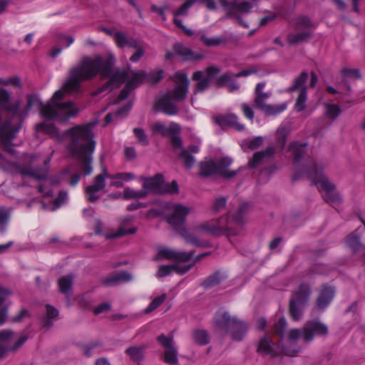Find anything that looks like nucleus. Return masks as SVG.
I'll return each instance as SVG.
<instances>
[{"mask_svg":"<svg viewBox=\"0 0 365 365\" xmlns=\"http://www.w3.org/2000/svg\"><path fill=\"white\" fill-rule=\"evenodd\" d=\"M64 135L70 139L67 150L72 158L82 164L83 174L89 175L93 171V154L96 148L94 133L91 126H73L66 130Z\"/></svg>","mask_w":365,"mask_h":365,"instance_id":"obj_2","label":"nucleus"},{"mask_svg":"<svg viewBox=\"0 0 365 365\" xmlns=\"http://www.w3.org/2000/svg\"><path fill=\"white\" fill-rule=\"evenodd\" d=\"M106 175L107 170L103 168L102 173L94 178L93 184L86 187L85 192L88 202H95L100 198L98 193L106 187V178H108Z\"/></svg>","mask_w":365,"mask_h":365,"instance_id":"obj_19","label":"nucleus"},{"mask_svg":"<svg viewBox=\"0 0 365 365\" xmlns=\"http://www.w3.org/2000/svg\"><path fill=\"white\" fill-rule=\"evenodd\" d=\"M312 32L304 31L297 34H289L287 36V42L289 45H297L307 42L312 38Z\"/></svg>","mask_w":365,"mask_h":365,"instance_id":"obj_33","label":"nucleus"},{"mask_svg":"<svg viewBox=\"0 0 365 365\" xmlns=\"http://www.w3.org/2000/svg\"><path fill=\"white\" fill-rule=\"evenodd\" d=\"M138 230V227L133 225L132 219L125 217L120 220L116 231H111L106 235L108 240L120 238L121 237L133 235Z\"/></svg>","mask_w":365,"mask_h":365,"instance_id":"obj_22","label":"nucleus"},{"mask_svg":"<svg viewBox=\"0 0 365 365\" xmlns=\"http://www.w3.org/2000/svg\"><path fill=\"white\" fill-rule=\"evenodd\" d=\"M249 205L247 202L242 203L238 210L232 215V218L230 221V225L232 223L237 226L242 227L245 224L244 214L248 210Z\"/></svg>","mask_w":365,"mask_h":365,"instance_id":"obj_38","label":"nucleus"},{"mask_svg":"<svg viewBox=\"0 0 365 365\" xmlns=\"http://www.w3.org/2000/svg\"><path fill=\"white\" fill-rule=\"evenodd\" d=\"M148 195V191L144 190H134L127 187L123 191V197L126 200L145 198Z\"/></svg>","mask_w":365,"mask_h":365,"instance_id":"obj_45","label":"nucleus"},{"mask_svg":"<svg viewBox=\"0 0 365 365\" xmlns=\"http://www.w3.org/2000/svg\"><path fill=\"white\" fill-rule=\"evenodd\" d=\"M220 72L219 67L215 66H207L204 71H196L192 73V79L195 81L194 94L203 93L207 90L212 81Z\"/></svg>","mask_w":365,"mask_h":365,"instance_id":"obj_14","label":"nucleus"},{"mask_svg":"<svg viewBox=\"0 0 365 365\" xmlns=\"http://www.w3.org/2000/svg\"><path fill=\"white\" fill-rule=\"evenodd\" d=\"M287 103H283L281 104L270 105L267 104L266 108L263 110L264 113L267 115H277L287 109Z\"/></svg>","mask_w":365,"mask_h":365,"instance_id":"obj_41","label":"nucleus"},{"mask_svg":"<svg viewBox=\"0 0 365 365\" xmlns=\"http://www.w3.org/2000/svg\"><path fill=\"white\" fill-rule=\"evenodd\" d=\"M26 106L25 109H21L25 113V117L27 115L28 113L31 110L33 106L37 103H38L39 101L36 94H29L26 96Z\"/></svg>","mask_w":365,"mask_h":365,"instance_id":"obj_61","label":"nucleus"},{"mask_svg":"<svg viewBox=\"0 0 365 365\" xmlns=\"http://www.w3.org/2000/svg\"><path fill=\"white\" fill-rule=\"evenodd\" d=\"M214 327L225 334L230 333L235 341H241L245 336L248 325L235 316H232L228 312H217L213 319Z\"/></svg>","mask_w":365,"mask_h":365,"instance_id":"obj_4","label":"nucleus"},{"mask_svg":"<svg viewBox=\"0 0 365 365\" xmlns=\"http://www.w3.org/2000/svg\"><path fill=\"white\" fill-rule=\"evenodd\" d=\"M233 74H231L229 72H226L216 78L215 84L217 87L221 88L224 86H227V85L231 81L232 79Z\"/></svg>","mask_w":365,"mask_h":365,"instance_id":"obj_59","label":"nucleus"},{"mask_svg":"<svg viewBox=\"0 0 365 365\" xmlns=\"http://www.w3.org/2000/svg\"><path fill=\"white\" fill-rule=\"evenodd\" d=\"M335 287L327 284L322 285L314 301L313 309L324 312L331 304L335 296Z\"/></svg>","mask_w":365,"mask_h":365,"instance_id":"obj_17","label":"nucleus"},{"mask_svg":"<svg viewBox=\"0 0 365 365\" xmlns=\"http://www.w3.org/2000/svg\"><path fill=\"white\" fill-rule=\"evenodd\" d=\"M308 77L309 75L307 71H302L298 76L294 78L292 85L287 89V91L288 93H293L296 91H299L300 93L304 89L307 91L305 83L307 82Z\"/></svg>","mask_w":365,"mask_h":365,"instance_id":"obj_32","label":"nucleus"},{"mask_svg":"<svg viewBox=\"0 0 365 365\" xmlns=\"http://www.w3.org/2000/svg\"><path fill=\"white\" fill-rule=\"evenodd\" d=\"M163 361L168 364H177L178 363V350L173 346L166 349L164 353Z\"/></svg>","mask_w":365,"mask_h":365,"instance_id":"obj_47","label":"nucleus"},{"mask_svg":"<svg viewBox=\"0 0 365 365\" xmlns=\"http://www.w3.org/2000/svg\"><path fill=\"white\" fill-rule=\"evenodd\" d=\"M197 1V0H187L178 10L173 11L175 16L186 15L187 10Z\"/></svg>","mask_w":365,"mask_h":365,"instance_id":"obj_64","label":"nucleus"},{"mask_svg":"<svg viewBox=\"0 0 365 365\" xmlns=\"http://www.w3.org/2000/svg\"><path fill=\"white\" fill-rule=\"evenodd\" d=\"M232 161V159L228 157L221 158L218 163L212 160L201 161L199 163V175L202 178H208L215 174H219L225 179H231L236 176L240 170H230L228 168Z\"/></svg>","mask_w":365,"mask_h":365,"instance_id":"obj_10","label":"nucleus"},{"mask_svg":"<svg viewBox=\"0 0 365 365\" xmlns=\"http://www.w3.org/2000/svg\"><path fill=\"white\" fill-rule=\"evenodd\" d=\"M307 96V92L304 89L299 93L294 105V108L297 111L301 112L305 110Z\"/></svg>","mask_w":365,"mask_h":365,"instance_id":"obj_55","label":"nucleus"},{"mask_svg":"<svg viewBox=\"0 0 365 365\" xmlns=\"http://www.w3.org/2000/svg\"><path fill=\"white\" fill-rule=\"evenodd\" d=\"M178 157L180 159L182 160L185 167L187 169H190L195 164V158L185 149H182Z\"/></svg>","mask_w":365,"mask_h":365,"instance_id":"obj_51","label":"nucleus"},{"mask_svg":"<svg viewBox=\"0 0 365 365\" xmlns=\"http://www.w3.org/2000/svg\"><path fill=\"white\" fill-rule=\"evenodd\" d=\"M11 94L5 89L0 88V109L4 110L12 116H17L21 120L25 118V113L21 110V101L10 102Z\"/></svg>","mask_w":365,"mask_h":365,"instance_id":"obj_16","label":"nucleus"},{"mask_svg":"<svg viewBox=\"0 0 365 365\" xmlns=\"http://www.w3.org/2000/svg\"><path fill=\"white\" fill-rule=\"evenodd\" d=\"M110 80L101 86L95 93L98 95L104 91H111L114 88H119L128 78V74L125 71L117 70L108 76Z\"/></svg>","mask_w":365,"mask_h":365,"instance_id":"obj_21","label":"nucleus"},{"mask_svg":"<svg viewBox=\"0 0 365 365\" xmlns=\"http://www.w3.org/2000/svg\"><path fill=\"white\" fill-rule=\"evenodd\" d=\"M307 143H299L297 142H292L289 145V150L292 151L294 155L293 163L296 165L299 163L304 157V148L307 147Z\"/></svg>","mask_w":365,"mask_h":365,"instance_id":"obj_34","label":"nucleus"},{"mask_svg":"<svg viewBox=\"0 0 365 365\" xmlns=\"http://www.w3.org/2000/svg\"><path fill=\"white\" fill-rule=\"evenodd\" d=\"M222 281V277L220 272L217 271L212 274L208 276L202 282V285L205 289L211 288L219 284Z\"/></svg>","mask_w":365,"mask_h":365,"instance_id":"obj_44","label":"nucleus"},{"mask_svg":"<svg viewBox=\"0 0 365 365\" xmlns=\"http://www.w3.org/2000/svg\"><path fill=\"white\" fill-rule=\"evenodd\" d=\"M163 71L159 69L156 72H151L149 74L144 73L145 80H148L151 83H157L163 78Z\"/></svg>","mask_w":365,"mask_h":365,"instance_id":"obj_63","label":"nucleus"},{"mask_svg":"<svg viewBox=\"0 0 365 365\" xmlns=\"http://www.w3.org/2000/svg\"><path fill=\"white\" fill-rule=\"evenodd\" d=\"M131 275L127 272L118 273H111L107 277L102 279L101 283L104 286L108 287L118 284L122 282H129L131 280Z\"/></svg>","mask_w":365,"mask_h":365,"instance_id":"obj_28","label":"nucleus"},{"mask_svg":"<svg viewBox=\"0 0 365 365\" xmlns=\"http://www.w3.org/2000/svg\"><path fill=\"white\" fill-rule=\"evenodd\" d=\"M10 212L5 207H0V232L4 233L9 220Z\"/></svg>","mask_w":365,"mask_h":365,"instance_id":"obj_53","label":"nucleus"},{"mask_svg":"<svg viewBox=\"0 0 365 365\" xmlns=\"http://www.w3.org/2000/svg\"><path fill=\"white\" fill-rule=\"evenodd\" d=\"M175 250L168 247H160L153 260L159 261L163 259L173 260Z\"/></svg>","mask_w":365,"mask_h":365,"instance_id":"obj_49","label":"nucleus"},{"mask_svg":"<svg viewBox=\"0 0 365 365\" xmlns=\"http://www.w3.org/2000/svg\"><path fill=\"white\" fill-rule=\"evenodd\" d=\"M158 342L165 349H168L173 347V336H167L161 334L157 337Z\"/></svg>","mask_w":365,"mask_h":365,"instance_id":"obj_60","label":"nucleus"},{"mask_svg":"<svg viewBox=\"0 0 365 365\" xmlns=\"http://www.w3.org/2000/svg\"><path fill=\"white\" fill-rule=\"evenodd\" d=\"M11 291L0 286V326L7 321L9 307L4 305L6 299L11 294Z\"/></svg>","mask_w":365,"mask_h":365,"instance_id":"obj_31","label":"nucleus"},{"mask_svg":"<svg viewBox=\"0 0 365 365\" xmlns=\"http://www.w3.org/2000/svg\"><path fill=\"white\" fill-rule=\"evenodd\" d=\"M175 53L180 56L185 61H195L204 58V55L192 51L190 48L181 43H175L173 46Z\"/></svg>","mask_w":365,"mask_h":365,"instance_id":"obj_24","label":"nucleus"},{"mask_svg":"<svg viewBox=\"0 0 365 365\" xmlns=\"http://www.w3.org/2000/svg\"><path fill=\"white\" fill-rule=\"evenodd\" d=\"M151 130L154 133H160L163 136H168L172 133H179L180 126L178 123H172L170 128H168L162 123L156 122L152 125Z\"/></svg>","mask_w":365,"mask_h":365,"instance_id":"obj_29","label":"nucleus"},{"mask_svg":"<svg viewBox=\"0 0 365 365\" xmlns=\"http://www.w3.org/2000/svg\"><path fill=\"white\" fill-rule=\"evenodd\" d=\"M274 334L267 332L260 337L257 344L256 351L262 356H269L271 358H276L280 356L293 357L297 356L298 350L287 347H281L282 339L277 341L272 340Z\"/></svg>","mask_w":365,"mask_h":365,"instance_id":"obj_8","label":"nucleus"},{"mask_svg":"<svg viewBox=\"0 0 365 365\" xmlns=\"http://www.w3.org/2000/svg\"><path fill=\"white\" fill-rule=\"evenodd\" d=\"M195 341L201 346L210 343V339L208 332L205 329H197L192 334Z\"/></svg>","mask_w":365,"mask_h":365,"instance_id":"obj_40","label":"nucleus"},{"mask_svg":"<svg viewBox=\"0 0 365 365\" xmlns=\"http://www.w3.org/2000/svg\"><path fill=\"white\" fill-rule=\"evenodd\" d=\"M73 279V274H69L61 277L58 280L59 291L66 297L69 298L72 294Z\"/></svg>","mask_w":365,"mask_h":365,"instance_id":"obj_30","label":"nucleus"},{"mask_svg":"<svg viewBox=\"0 0 365 365\" xmlns=\"http://www.w3.org/2000/svg\"><path fill=\"white\" fill-rule=\"evenodd\" d=\"M193 264H174L171 265H160L158 267L156 276L159 278L165 277L170 275L173 272L182 275L187 273L192 267Z\"/></svg>","mask_w":365,"mask_h":365,"instance_id":"obj_25","label":"nucleus"},{"mask_svg":"<svg viewBox=\"0 0 365 365\" xmlns=\"http://www.w3.org/2000/svg\"><path fill=\"white\" fill-rule=\"evenodd\" d=\"M170 214L166 216L167 222L177 232L186 228L185 224L190 210L187 207L180 204L168 203L165 206Z\"/></svg>","mask_w":365,"mask_h":365,"instance_id":"obj_13","label":"nucleus"},{"mask_svg":"<svg viewBox=\"0 0 365 365\" xmlns=\"http://www.w3.org/2000/svg\"><path fill=\"white\" fill-rule=\"evenodd\" d=\"M264 86L265 83L260 82L257 84L255 89V106L257 109L261 110L262 112L267 106L266 101L271 96L270 93L263 91Z\"/></svg>","mask_w":365,"mask_h":365,"instance_id":"obj_26","label":"nucleus"},{"mask_svg":"<svg viewBox=\"0 0 365 365\" xmlns=\"http://www.w3.org/2000/svg\"><path fill=\"white\" fill-rule=\"evenodd\" d=\"M341 73L344 78L359 79L361 78L360 71L358 68H342Z\"/></svg>","mask_w":365,"mask_h":365,"instance_id":"obj_62","label":"nucleus"},{"mask_svg":"<svg viewBox=\"0 0 365 365\" xmlns=\"http://www.w3.org/2000/svg\"><path fill=\"white\" fill-rule=\"evenodd\" d=\"M287 327V322L284 317H281L274 324V334L279 335L282 340Z\"/></svg>","mask_w":365,"mask_h":365,"instance_id":"obj_46","label":"nucleus"},{"mask_svg":"<svg viewBox=\"0 0 365 365\" xmlns=\"http://www.w3.org/2000/svg\"><path fill=\"white\" fill-rule=\"evenodd\" d=\"M27 336H21L12 346H5L0 344V359L4 358L9 352H15L27 341Z\"/></svg>","mask_w":365,"mask_h":365,"instance_id":"obj_37","label":"nucleus"},{"mask_svg":"<svg viewBox=\"0 0 365 365\" xmlns=\"http://www.w3.org/2000/svg\"><path fill=\"white\" fill-rule=\"evenodd\" d=\"M143 182V190L154 194H175L178 193L179 188L177 181L173 180L170 183H165L162 174L157 173L153 177L140 178Z\"/></svg>","mask_w":365,"mask_h":365,"instance_id":"obj_12","label":"nucleus"},{"mask_svg":"<svg viewBox=\"0 0 365 365\" xmlns=\"http://www.w3.org/2000/svg\"><path fill=\"white\" fill-rule=\"evenodd\" d=\"M220 4L226 10L228 18L235 17L237 22L247 28L248 25L242 19V16L245 13H250L252 7V4L248 1H242L238 3L236 1H229V0H219Z\"/></svg>","mask_w":365,"mask_h":365,"instance_id":"obj_15","label":"nucleus"},{"mask_svg":"<svg viewBox=\"0 0 365 365\" xmlns=\"http://www.w3.org/2000/svg\"><path fill=\"white\" fill-rule=\"evenodd\" d=\"M346 243L354 252L365 250V247L360 242L359 236L355 234H351L349 236Z\"/></svg>","mask_w":365,"mask_h":365,"instance_id":"obj_43","label":"nucleus"},{"mask_svg":"<svg viewBox=\"0 0 365 365\" xmlns=\"http://www.w3.org/2000/svg\"><path fill=\"white\" fill-rule=\"evenodd\" d=\"M114 64L113 57L104 58L101 55L94 57L84 56L76 66L70 68L63 88L69 93H78L82 82L93 80L98 73L103 78H108Z\"/></svg>","mask_w":365,"mask_h":365,"instance_id":"obj_1","label":"nucleus"},{"mask_svg":"<svg viewBox=\"0 0 365 365\" xmlns=\"http://www.w3.org/2000/svg\"><path fill=\"white\" fill-rule=\"evenodd\" d=\"M275 148L274 147H267L264 150L255 153L252 158L248 161L249 168H256L264 160L273 158Z\"/></svg>","mask_w":365,"mask_h":365,"instance_id":"obj_27","label":"nucleus"},{"mask_svg":"<svg viewBox=\"0 0 365 365\" xmlns=\"http://www.w3.org/2000/svg\"><path fill=\"white\" fill-rule=\"evenodd\" d=\"M195 255V251L190 252H181V251H175L174 253L173 260L176 262H188Z\"/></svg>","mask_w":365,"mask_h":365,"instance_id":"obj_57","label":"nucleus"},{"mask_svg":"<svg viewBox=\"0 0 365 365\" xmlns=\"http://www.w3.org/2000/svg\"><path fill=\"white\" fill-rule=\"evenodd\" d=\"M128 38L121 31H117L114 34V41L118 47L124 48L127 46Z\"/></svg>","mask_w":365,"mask_h":365,"instance_id":"obj_58","label":"nucleus"},{"mask_svg":"<svg viewBox=\"0 0 365 365\" xmlns=\"http://www.w3.org/2000/svg\"><path fill=\"white\" fill-rule=\"evenodd\" d=\"M294 27L295 29H315L317 25L308 16L301 15L296 19Z\"/></svg>","mask_w":365,"mask_h":365,"instance_id":"obj_39","label":"nucleus"},{"mask_svg":"<svg viewBox=\"0 0 365 365\" xmlns=\"http://www.w3.org/2000/svg\"><path fill=\"white\" fill-rule=\"evenodd\" d=\"M187 242L190 243L196 247H210L212 245L209 242H200L196 236L188 233L187 228H182V230L178 232Z\"/></svg>","mask_w":365,"mask_h":365,"instance_id":"obj_36","label":"nucleus"},{"mask_svg":"<svg viewBox=\"0 0 365 365\" xmlns=\"http://www.w3.org/2000/svg\"><path fill=\"white\" fill-rule=\"evenodd\" d=\"M214 121L222 128H232L237 131L245 130V125L239 122L237 115L234 113L218 115L214 118Z\"/></svg>","mask_w":365,"mask_h":365,"instance_id":"obj_23","label":"nucleus"},{"mask_svg":"<svg viewBox=\"0 0 365 365\" xmlns=\"http://www.w3.org/2000/svg\"><path fill=\"white\" fill-rule=\"evenodd\" d=\"M169 94H164L155 100L153 110L155 112H162L167 115H176L180 109Z\"/></svg>","mask_w":365,"mask_h":365,"instance_id":"obj_20","label":"nucleus"},{"mask_svg":"<svg viewBox=\"0 0 365 365\" xmlns=\"http://www.w3.org/2000/svg\"><path fill=\"white\" fill-rule=\"evenodd\" d=\"M229 215L230 213L226 217H220L218 219L200 224L195 226V230L198 232L205 231L217 237L222 235L227 237L237 235L240 231L238 229L230 225Z\"/></svg>","mask_w":365,"mask_h":365,"instance_id":"obj_11","label":"nucleus"},{"mask_svg":"<svg viewBox=\"0 0 365 365\" xmlns=\"http://www.w3.org/2000/svg\"><path fill=\"white\" fill-rule=\"evenodd\" d=\"M38 158L36 155H24L22 158L23 164L14 165L16 170L23 176H29L38 180H46L49 170V163L51 156L44 159L43 165L35 167L34 163Z\"/></svg>","mask_w":365,"mask_h":365,"instance_id":"obj_9","label":"nucleus"},{"mask_svg":"<svg viewBox=\"0 0 365 365\" xmlns=\"http://www.w3.org/2000/svg\"><path fill=\"white\" fill-rule=\"evenodd\" d=\"M200 41L207 47L218 46L222 43H226V39L223 37L217 36L209 38L205 34L200 35Z\"/></svg>","mask_w":365,"mask_h":365,"instance_id":"obj_42","label":"nucleus"},{"mask_svg":"<svg viewBox=\"0 0 365 365\" xmlns=\"http://www.w3.org/2000/svg\"><path fill=\"white\" fill-rule=\"evenodd\" d=\"M288 131L285 128H279L276 131V145L281 150L285 147L287 140Z\"/></svg>","mask_w":365,"mask_h":365,"instance_id":"obj_48","label":"nucleus"},{"mask_svg":"<svg viewBox=\"0 0 365 365\" xmlns=\"http://www.w3.org/2000/svg\"><path fill=\"white\" fill-rule=\"evenodd\" d=\"M323 167L317 164H314L307 170L308 178L312 180L314 185L320 183L321 188L325 192L323 196L326 202L330 205L339 204L341 202V198L339 193L335 192L336 187L329 179L323 174Z\"/></svg>","mask_w":365,"mask_h":365,"instance_id":"obj_7","label":"nucleus"},{"mask_svg":"<svg viewBox=\"0 0 365 365\" xmlns=\"http://www.w3.org/2000/svg\"><path fill=\"white\" fill-rule=\"evenodd\" d=\"M174 79L175 82L180 83L181 84L177 86L165 94H169L170 97L175 101H182L187 96L190 84L187 76L185 73L178 72L175 74Z\"/></svg>","mask_w":365,"mask_h":365,"instance_id":"obj_18","label":"nucleus"},{"mask_svg":"<svg viewBox=\"0 0 365 365\" xmlns=\"http://www.w3.org/2000/svg\"><path fill=\"white\" fill-rule=\"evenodd\" d=\"M166 294H162L161 295L156 297L150 304L145 308V314H149L160 307L166 299Z\"/></svg>","mask_w":365,"mask_h":365,"instance_id":"obj_52","label":"nucleus"},{"mask_svg":"<svg viewBox=\"0 0 365 365\" xmlns=\"http://www.w3.org/2000/svg\"><path fill=\"white\" fill-rule=\"evenodd\" d=\"M312 293L309 283L302 282L291 294L289 300V314L294 322L300 321L304 315V308L308 304Z\"/></svg>","mask_w":365,"mask_h":365,"instance_id":"obj_6","label":"nucleus"},{"mask_svg":"<svg viewBox=\"0 0 365 365\" xmlns=\"http://www.w3.org/2000/svg\"><path fill=\"white\" fill-rule=\"evenodd\" d=\"M36 128L38 132H43L51 136H56L58 134V128L53 124L41 123L38 124Z\"/></svg>","mask_w":365,"mask_h":365,"instance_id":"obj_50","label":"nucleus"},{"mask_svg":"<svg viewBox=\"0 0 365 365\" xmlns=\"http://www.w3.org/2000/svg\"><path fill=\"white\" fill-rule=\"evenodd\" d=\"M329 333L328 326L319 319H310L307 321L301 329H292L287 334V339L290 341L297 342L302 338L306 344L312 342L315 336L327 337Z\"/></svg>","mask_w":365,"mask_h":365,"instance_id":"obj_5","label":"nucleus"},{"mask_svg":"<svg viewBox=\"0 0 365 365\" xmlns=\"http://www.w3.org/2000/svg\"><path fill=\"white\" fill-rule=\"evenodd\" d=\"M145 80L144 73H134L132 78L126 83L127 87L133 89L139 86V85Z\"/></svg>","mask_w":365,"mask_h":365,"instance_id":"obj_56","label":"nucleus"},{"mask_svg":"<svg viewBox=\"0 0 365 365\" xmlns=\"http://www.w3.org/2000/svg\"><path fill=\"white\" fill-rule=\"evenodd\" d=\"M106 176L108 178L112 180H120L122 182H128L135 178V175L131 173H118L115 174H109L107 172Z\"/></svg>","mask_w":365,"mask_h":365,"instance_id":"obj_54","label":"nucleus"},{"mask_svg":"<svg viewBox=\"0 0 365 365\" xmlns=\"http://www.w3.org/2000/svg\"><path fill=\"white\" fill-rule=\"evenodd\" d=\"M145 348V346H133L127 348L125 353L129 356L131 360L140 363L144 359L143 351Z\"/></svg>","mask_w":365,"mask_h":365,"instance_id":"obj_35","label":"nucleus"},{"mask_svg":"<svg viewBox=\"0 0 365 365\" xmlns=\"http://www.w3.org/2000/svg\"><path fill=\"white\" fill-rule=\"evenodd\" d=\"M65 93H70L63 88L56 91L52 97L53 105L46 104L41 106V114L43 117L48 120L56 119L61 122H66L71 117L76 116L79 110L76 107H73V101H66L60 103L64 96Z\"/></svg>","mask_w":365,"mask_h":365,"instance_id":"obj_3","label":"nucleus"}]
</instances>
